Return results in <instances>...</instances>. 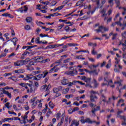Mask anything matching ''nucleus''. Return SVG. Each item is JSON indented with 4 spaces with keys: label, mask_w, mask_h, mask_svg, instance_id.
I'll use <instances>...</instances> for the list:
<instances>
[{
    "label": "nucleus",
    "mask_w": 126,
    "mask_h": 126,
    "mask_svg": "<svg viewBox=\"0 0 126 126\" xmlns=\"http://www.w3.org/2000/svg\"><path fill=\"white\" fill-rule=\"evenodd\" d=\"M25 30H30L31 28L30 27V26L27 25L25 26Z\"/></svg>",
    "instance_id": "a19ab883"
},
{
    "label": "nucleus",
    "mask_w": 126,
    "mask_h": 126,
    "mask_svg": "<svg viewBox=\"0 0 126 126\" xmlns=\"http://www.w3.org/2000/svg\"><path fill=\"white\" fill-rule=\"evenodd\" d=\"M8 114H9L10 115H15V116H16V113L14 112H12V111H8Z\"/></svg>",
    "instance_id": "5fc2aeb1"
},
{
    "label": "nucleus",
    "mask_w": 126,
    "mask_h": 126,
    "mask_svg": "<svg viewBox=\"0 0 126 126\" xmlns=\"http://www.w3.org/2000/svg\"><path fill=\"white\" fill-rule=\"evenodd\" d=\"M92 1L94 2H95L97 6H99V5H100V0H92Z\"/></svg>",
    "instance_id": "2f4dec72"
},
{
    "label": "nucleus",
    "mask_w": 126,
    "mask_h": 126,
    "mask_svg": "<svg viewBox=\"0 0 126 126\" xmlns=\"http://www.w3.org/2000/svg\"><path fill=\"white\" fill-rule=\"evenodd\" d=\"M64 30H65L66 32H68L69 31V27L68 26H67L64 28Z\"/></svg>",
    "instance_id": "680f3d73"
},
{
    "label": "nucleus",
    "mask_w": 126,
    "mask_h": 126,
    "mask_svg": "<svg viewBox=\"0 0 126 126\" xmlns=\"http://www.w3.org/2000/svg\"><path fill=\"white\" fill-rule=\"evenodd\" d=\"M3 94H6L9 98H11V94L9 93L8 91H3Z\"/></svg>",
    "instance_id": "4be33fe9"
},
{
    "label": "nucleus",
    "mask_w": 126,
    "mask_h": 126,
    "mask_svg": "<svg viewBox=\"0 0 126 126\" xmlns=\"http://www.w3.org/2000/svg\"><path fill=\"white\" fill-rule=\"evenodd\" d=\"M28 116L27 115H24V117L22 116V118L23 119V121H27L28 122V119H27V118Z\"/></svg>",
    "instance_id": "09e8293b"
},
{
    "label": "nucleus",
    "mask_w": 126,
    "mask_h": 126,
    "mask_svg": "<svg viewBox=\"0 0 126 126\" xmlns=\"http://www.w3.org/2000/svg\"><path fill=\"white\" fill-rule=\"evenodd\" d=\"M56 4H57V1L53 0L51 2V5L52 6H54V5H56Z\"/></svg>",
    "instance_id": "4d7b16f0"
},
{
    "label": "nucleus",
    "mask_w": 126,
    "mask_h": 126,
    "mask_svg": "<svg viewBox=\"0 0 126 126\" xmlns=\"http://www.w3.org/2000/svg\"><path fill=\"white\" fill-rule=\"evenodd\" d=\"M125 100L124 99H121L118 102V105L119 106V105H121V106L123 107V106H125V103H123Z\"/></svg>",
    "instance_id": "aec40b11"
},
{
    "label": "nucleus",
    "mask_w": 126,
    "mask_h": 126,
    "mask_svg": "<svg viewBox=\"0 0 126 126\" xmlns=\"http://www.w3.org/2000/svg\"><path fill=\"white\" fill-rule=\"evenodd\" d=\"M35 63H43V58L38 57L32 59L30 63V65H34Z\"/></svg>",
    "instance_id": "39448f33"
},
{
    "label": "nucleus",
    "mask_w": 126,
    "mask_h": 126,
    "mask_svg": "<svg viewBox=\"0 0 126 126\" xmlns=\"http://www.w3.org/2000/svg\"><path fill=\"white\" fill-rule=\"evenodd\" d=\"M75 59H77L78 60H85V58H82V55L75 56Z\"/></svg>",
    "instance_id": "b1692460"
},
{
    "label": "nucleus",
    "mask_w": 126,
    "mask_h": 126,
    "mask_svg": "<svg viewBox=\"0 0 126 126\" xmlns=\"http://www.w3.org/2000/svg\"><path fill=\"white\" fill-rule=\"evenodd\" d=\"M122 39L120 42L119 45H122L123 48V51L126 52V32H124L122 34Z\"/></svg>",
    "instance_id": "7ed1b4c3"
},
{
    "label": "nucleus",
    "mask_w": 126,
    "mask_h": 126,
    "mask_svg": "<svg viewBox=\"0 0 126 126\" xmlns=\"http://www.w3.org/2000/svg\"><path fill=\"white\" fill-rule=\"evenodd\" d=\"M55 69H56V67H54L52 68L48 72V73H52V72H54L55 71Z\"/></svg>",
    "instance_id": "37998d69"
},
{
    "label": "nucleus",
    "mask_w": 126,
    "mask_h": 126,
    "mask_svg": "<svg viewBox=\"0 0 126 126\" xmlns=\"http://www.w3.org/2000/svg\"><path fill=\"white\" fill-rule=\"evenodd\" d=\"M30 90H29L30 93H33V92H35V91L37 89V88L34 86V85H32L30 88Z\"/></svg>",
    "instance_id": "dca6fc26"
},
{
    "label": "nucleus",
    "mask_w": 126,
    "mask_h": 126,
    "mask_svg": "<svg viewBox=\"0 0 126 126\" xmlns=\"http://www.w3.org/2000/svg\"><path fill=\"white\" fill-rule=\"evenodd\" d=\"M83 2V0H82L81 1H78L76 4V6H78V5H80V4H81Z\"/></svg>",
    "instance_id": "49530a36"
},
{
    "label": "nucleus",
    "mask_w": 126,
    "mask_h": 126,
    "mask_svg": "<svg viewBox=\"0 0 126 126\" xmlns=\"http://www.w3.org/2000/svg\"><path fill=\"white\" fill-rule=\"evenodd\" d=\"M67 45L69 47H75L76 46H78V44L75 43H68Z\"/></svg>",
    "instance_id": "c756f323"
},
{
    "label": "nucleus",
    "mask_w": 126,
    "mask_h": 126,
    "mask_svg": "<svg viewBox=\"0 0 126 126\" xmlns=\"http://www.w3.org/2000/svg\"><path fill=\"white\" fill-rule=\"evenodd\" d=\"M76 83H77V81L76 80L73 81L72 82H68V86L70 87L72 85H75Z\"/></svg>",
    "instance_id": "f3484780"
},
{
    "label": "nucleus",
    "mask_w": 126,
    "mask_h": 126,
    "mask_svg": "<svg viewBox=\"0 0 126 126\" xmlns=\"http://www.w3.org/2000/svg\"><path fill=\"white\" fill-rule=\"evenodd\" d=\"M36 35H39L40 32H41V29H40V28H38L36 30Z\"/></svg>",
    "instance_id": "8fccbe9b"
},
{
    "label": "nucleus",
    "mask_w": 126,
    "mask_h": 126,
    "mask_svg": "<svg viewBox=\"0 0 126 126\" xmlns=\"http://www.w3.org/2000/svg\"><path fill=\"white\" fill-rule=\"evenodd\" d=\"M64 7V5H61V6H59L58 7H57L56 10H61V9H63Z\"/></svg>",
    "instance_id": "de8ad7c7"
},
{
    "label": "nucleus",
    "mask_w": 126,
    "mask_h": 126,
    "mask_svg": "<svg viewBox=\"0 0 126 126\" xmlns=\"http://www.w3.org/2000/svg\"><path fill=\"white\" fill-rule=\"evenodd\" d=\"M36 23L37 25H38V26H40V24H45L44 23H42L41 22H38V21L36 22Z\"/></svg>",
    "instance_id": "69168bd1"
},
{
    "label": "nucleus",
    "mask_w": 126,
    "mask_h": 126,
    "mask_svg": "<svg viewBox=\"0 0 126 126\" xmlns=\"http://www.w3.org/2000/svg\"><path fill=\"white\" fill-rule=\"evenodd\" d=\"M19 85H20V86H22V87H25V88L27 89V93H29V89L28 88V87H27L26 83H19Z\"/></svg>",
    "instance_id": "9b49d317"
},
{
    "label": "nucleus",
    "mask_w": 126,
    "mask_h": 126,
    "mask_svg": "<svg viewBox=\"0 0 126 126\" xmlns=\"http://www.w3.org/2000/svg\"><path fill=\"white\" fill-rule=\"evenodd\" d=\"M112 0H111V2H112ZM115 0L116 2V3L117 5V6H119V5H120V0Z\"/></svg>",
    "instance_id": "e2e57ef3"
},
{
    "label": "nucleus",
    "mask_w": 126,
    "mask_h": 126,
    "mask_svg": "<svg viewBox=\"0 0 126 126\" xmlns=\"http://www.w3.org/2000/svg\"><path fill=\"white\" fill-rule=\"evenodd\" d=\"M40 3H43V4H46V5H48L49 4V1H43L42 0L40 1Z\"/></svg>",
    "instance_id": "3c124183"
},
{
    "label": "nucleus",
    "mask_w": 126,
    "mask_h": 126,
    "mask_svg": "<svg viewBox=\"0 0 126 126\" xmlns=\"http://www.w3.org/2000/svg\"><path fill=\"white\" fill-rule=\"evenodd\" d=\"M94 31H96L97 33H99V32H101V33H104V32L103 30H102V28H99V29H96L94 30Z\"/></svg>",
    "instance_id": "72a5a7b5"
},
{
    "label": "nucleus",
    "mask_w": 126,
    "mask_h": 126,
    "mask_svg": "<svg viewBox=\"0 0 126 126\" xmlns=\"http://www.w3.org/2000/svg\"><path fill=\"white\" fill-rule=\"evenodd\" d=\"M35 42L36 44H41V43H42V41H40V37L36 38Z\"/></svg>",
    "instance_id": "c85d7f7f"
},
{
    "label": "nucleus",
    "mask_w": 126,
    "mask_h": 126,
    "mask_svg": "<svg viewBox=\"0 0 126 126\" xmlns=\"http://www.w3.org/2000/svg\"><path fill=\"white\" fill-rule=\"evenodd\" d=\"M78 110H79V108L78 107H74L73 109V110H72V112H76V111H78Z\"/></svg>",
    "instance_id": "0e129e2a"
},
{
    "label": "nucleus",
    "mask_w": 126,
    "mask_h": 126,
    "mask_svg": "<svg viewBox=\"0 0 126 126\" xmlns=\"http://www.w3.org/2000/svg\"><path fill=\"white\" fill-rule=\"evenodd\" d=\"M62 61H63V59H61L60 60L56 61L55 63H62Z\"/></svg>",
    "instance_id": "338daca9"
},
{
    "label": "nucleus",
    "mask_w": 126,
    "mask_h": 126,
    "mask_svg": "<svg viewBox=\"0 0 126 126\" xmlns=\"http://www.w3.org/2000/svg\"><path fill=\"white\" fill-rule=\"evenodd\" d=\"M123 58H124V60H123V61L124 62V63L126 64V54L123 55Z\"/></svg>",
    "instance_id": "13d9d810"
},
{
    "label": "nucleus",
    "mask_w": 126,
    "mask_h": 126,
    "mask_svg": "<svg viewBox=\"0 0 126 126\" xmlns=\"http://www.w3.org/2000/svg\"><path fill=\"white\" fill-rule=\"evenodd\" d=\"M59 89H58V88H54L53 89V92L54 93H58V92H59Z\"/></svg>",
    "instance_id": "603ef678"
},
{
    "label": "nucleus",
    "mask_w": 126,
    "mask_h": 126,
    "mask_svg": "<svg viewBox=\"0 0 126 126\" xmlns=\"http://www.w3.org/2000/svg\"><path fill=\"white\" fill-rule=\"evenodd\" d=\"M71 37H73V35H71L70 36H64V37H63L61 38V40H63V39L66 40V39H67V38H71Z\"/></svg>",
    "instance_id": "ea45409f"
},
{
    "label": "nucleus",
    "mask_w": 126,
    "mask_h": 126,
    "mask_svg": "<svg viewBox=\"0 0 126 126\" xmlns=\"http://www.w3.org/2000/svg\"><path fill=\"white\" fill-rule=\"evenodd\" d=\"M61 82L62 85H67L68 84V80L66 79L65 77H63V79L61 80Z\"/></svg>",
    "instance_id": "ddd939ff"
},
{
    "label": "nucleus",
    "mask_w": 126,
    "mask_h": 126,
    "mask_svg": "<svg viewBox=\"0 0 126 126\" xmlns=\"http://www.w3.org/2000/svg\"><path fill=\"white\" fill-rule=\"evenodd\" d=\"M93 83L94 85L95 88H97L98 87V85H99V84L97 82V80L95 79H93Z\"/></svg>",
    "instance_id": "6ab92c4d"
},
{
    "label": "nucleus",
    "mask_w": 126,
    "mask_h": 126,
    "mask_svg": "<svg viewBox=\"0 0 126 126\" xmlns=\"http://www.w3.org/2000/svg\"><path fill=\"white\" fill-rule=\"evenodd\" d=\"M17 41H18V39H17V38L16 37L13 38L12 40H11V41L13 42L14 46L16 45V42H17Z\"/></svg>",
    "instance_id": "bb28decb"
},
{
    "label": "nucleus",
    "mask_w": 126,
    "mask_h": 126,
    "mask_svg": "<svg viewBox=\"0 0 126 126\" xmlns=\"http://www.w3.org/2000/svg\"><path fill=\"white\" fill-rule=\"evenodd\" d=\"M101 99H102V101H103V102H106V97L105 96V95H104V94H102Z\"/></svg>",
    "instance_id": "4c0bfd02"
},
{
    "label": "nucleus",
    "mask_w": 126,
    "mask_h": 126,
    "mask_svg": "<svg viewBox=\"0 0 126 126\" xmlns=\"http://www.w3.org/2000/svg\"><path fill=\"white\" fill-rule=\"evenodd\" d=\"M90 99L91 102L89 103V106L91 107V108H93V106H94V104H93V102L96 103V101L97 100H98V96L96 95H100V94H99V92L98 91H95L94 90H91L90 92Z\"/></svg>",
    "instance_id": "f257e3e1"
},
{
    "label": "nucleus",
    "mask_w": 126,
    "mask_h": 126,
    "mask_svg": "<svg viewBox=\"0 0 126 126\" xmlns=\"http://www.w3.org/2000/svg\"><path fill=\"white\" fill-rule=\"evenodd\" d=\"M86 122L88 123V124H93V121L89 118H86Z\"/></svg>",
    "instance_id": "393cba45"
},
{
    "label": "nucleus",
    "mask_w": 126,
    "mask_h": 126,
    "mask_svg": "<svg viewBox=\"0 0 126 126\" xmlns=\"http://www.w3.org/2000/svg\"><path fill=\"white\" fill-rule=\"evenodd\" d=\"M68 91H69V89L68 88H66L65 89H64L63 90V93L64 94H66V93H67L68 92Z\"/></svg>",
    "instance_id": "c03bdc74"
},
{
    "label": "nucleus",
    "mask_w": 126,
    "mask_h": 126,
    "mask_svg": "<svg viewBox=\"0 0 126 126\" xmlns=\"http://www.w3.org/2000/svg\"><path fill=\"white\" fill-rule=\"evenodd\" d=\"M28 54H29V52L26 51L24 53V54H22V56H23V57H21V59L22 60H23V59H24V58L23 57H25V56H26V55H27Z\"/></svg>",
    "instance_id": "c9c22d12"
},
{
    "label": "nucleus",
    "mask_w": 126,
    "mask_h": 126,
    "mask_svg": "<svg viewBox=\"0 0 126 126\" xmlns=\"http://www.w3.org/2000/svg\"><path fill=\"white\" fill-rule=\"evenodd\" d=\"M29 62V59H26L25 60H20L14 62V66H21V65H24V64H27Z\"/></svg>",
    "instance_id": "20e7f679"
},
{
    "label": "nucleus",
    "mask_w": 126,
    "mask_h": 126,
    "mask_svg": "<svg viewBox=\"0 0 126 126\" xmlns=\"http://www.w3.org/2000/svg\"><path fill=\"white\" fill-rule=\"evenodd\" d=\"M121 20H123V18L120 17V21L119 22H116V23L113 24L112 26H115L116 24H117V25L121 27L122 30H125L126 27V23H125V22H124L123 24H122V23L121 22Z\"/></svg>",
    "instance_id": "423d86ee"
},
{
    "label": "nucleus",
    "mask_w": 126,
    "mask_h": 126,
    "mask_svg": "<svg viewBox=\"0 0 126 126\" xmlns=\"http://www.w3.org/2000/svg\"><path fill=\"white\" fill-rule=\"evenodd\" d=\"M32 18L30 17H28L26 19V21L27 22H28V23H30L31 22H32Z\"/></svg>",
    "instance_id": "a878e982"
},
{
    "label": "nucleus",
    "mask_w": 126,
    "mask_h": 126,
    "mask_svg": "<svg viewBox=\"0 0 126 126\" xmlns=\"http://www.w3.org/2000/svg\"><path fill=\"white\" fill-rule=\"evenodd\" d=\"M32 80H36L37 81H38V80H40V79H39V78H36V76L32 77Z\"/></svg>",
    "instance_id": "bf43d9fd"
},
{
    "label": "nucleus",
    "mask_w": 126,
    "mask_h": 126,
    "mask_svg": "<svg viewBox=\"0 0 126 126\" xmlns=\"http://www.w3.org/2000/svg\"><path fill=\"white\" fill-rule=\"evenodd\" d=\"M90 74H93V75H98V72L97 70L94 69V70L90 71Z\"/></svg>",
    "instance_id": "a211bd4d"
},
{
    "label": "nucleus",
    "mask_w": 126,
    "mask_h": 126,
    "mask_svg": "<svg viewBox=\"0 0 126 126\" xmlns=\"http://www.w3.org/2000/svg\"><path fill=\"white\" fill-rule=\"evenodd\" d=\"M32 77H30V75H26V76L24 78L23 80H29L31 79Z\"/></svg>",
    "instance_id": "5701e85b"
},
{
    "label": "nucleus",
    "mask_w": 126,
    "mask_h": 126,
    "mask_svg": "<svg viewBox=\"0 0 126 126\" xmlns=\"http://www.w3.org/2000/svg\"><path fill=\"white\" fill-rule=\"evenodd\" d=\"M34 47H37V46L35 45V46H27V49L26 51H28V50H30V49H32V48H34Z\"/></svg>",
    "instance_id": "58836bf2"
},
{
    "label": "nucleus",
    "mask_w": 126,
    "mask_h": 126,
    "mask_svg": "<svg viewBox=\"0 0 126 126\" xmlns=\"http://www.w3.org/2000/svg\"><path fill=\"white\" fill-rule=\"evenodd\" d=\"M122 82H123V80H121V78H120V77H117V82H115V84L118 87L117 88V90H119V92H121V90H123V89H126V85L122 87Z\"/></svg>",
    "instance_id": "f03ea898"
},
{
    "label": "nucleus",
    "mask_w": 126,
    "mask_h": 126,
    "mask_svg": "<svg viewBox=\"0 0 126 126\" xmlns=\"http://www.w3.org/2000/svg\"><path fill=\"white\" fill-rule=\"evenodd\" d=\"M49 106L51 109H54V108H55V104H54L52 101H50L49 103Z\"/></svg>",
    "instance_id": "cd10ccee"
},
{
    "label": "nucleus",
    "mask_w": 126,
    "mask_h": 126,
    "mask_svg": "<svg viewBox=\"0 0 126 126\" xmlns=\"http://www.w3.org/2000/svg\"><path fill=\"white\" fill-rule=\"evenodd\" d=\"M107 15H106L105 18H104V21H106V20L107 21V23H110V22H111V17L110 16V15H111V10H109L108 13L107 14Z\"/></svg>",
    "instance_id": "1a4fd4ad"
},
{
    "label": "nucleus",
    "mask_w": 126,
    "mask_h": 126,
    "mask_svg": "<svg viewBox=\"0 0 126 126\" xmlns=\"http://www.w3.org/2000/svg\"><path fill=\"white\" fill-rule=\"evenodd\" d=\"M36 99H37V97H35L33 98L32 99H31L30 103L31 104H32V103H34V102H35V101H36Z\"/></svg>",
    "instance_id": "a18cd8bd"
},
{
    "label": "nucleus",
    "mask_w": 126,
    "mask_h": 126,
    "mask_svg": "<svg viewBox=\"0 0 126 126\" xmlns=\"http://www.w3.org/2000/svg\"><path fill=\"white\" fill-rule=\"evenodd\" d=\"M80 121L81 122L82 124H85V123H86V119H81Z\"/></svg>",
    "instance_id": "774afa93"
},
{
    "label": "nucleus",
    "mask_w": 126,
    "mask_h": 126,
    "mask_svg": "<svg viewBox=\"0 0 126 126\" xmlns=\"http://www.w3.org/2000/svg\"><path fill=\"white\" fill-rule=\"evenodd\" d=\"M14 71L15 73H24V72H25V70L24 69H19L18 70H15Z\"/></svg>",
    "instance_id": "2eb2a0df"
},
{
    "label": "nucleus",
    "mask_w": 126,
    "mask_h": 126,
    "mask_svg": "<svg viewBox=\"0 0 126 126\" xmlns=\"http://www.w3.org/2000/svg\"><path fill=\"white\" fill-rule=\"evenodd\" d=\"M122 9H123V12L122 13L123 15H125L126 13V8L123 7L122 8Z\"/></svg>",
    "instance_id": "6e6d98bb"
},
{
    "label": "nucleus",
    "mask_w": 126,
    "mask_h": 126,
    "mask_svg": "<svg viewBox=\"0 0 126 126\" xmlns=\"http://www.w3.org/2000/svg\"><path fill=\"white\" fill-rule=\"evenodd\" d=\"M51 88V86H50V85H49L48 86H47V85H44L43 86H42L40 88V91H41V92H43V91H49V90H50V89Z\"/></svg>",
    "instance_id": "6e6552de"
},
{
    "label": "nucleus",
    "mask_w": 126,
    "mask_h": 126,
    "mask_svg": "<svg viewBox=\"0 0 126 126\" xmlns=\"http://www.w3.org/2000/svg\"><path fill=\"white\" fill-rule=\"evenodd\" d=\"M73 125L75 126H78L79 125V122L75 120H72L70 125L73 126Z\"/></svg>",
    "instance_id": "4468645a"
},
{
    "label": "nucleus",
    "mask_w": 126,
    "mask_h": 126,
    "mask_svg": "<svg viewBox=\"0 0 126 126\" xmlns=\"http://www.w3.org/2000/svg\"><path fill=\"white\" fill-rule=\"evenodd\" d=\"M51 15H52V16H58V15H62V14H60L59 13H55Z\"/></svg>",
    "instance_id": "052dcab7"
},
{
    "label": "nucleus",
    "mask_w": 126,
    "mask_h": 126,
    "mask_svg": "<svg viewBox=\"0 0 126 126\" xmlns=\"http://www.w3.org/2000/svg\"><path fill=\"white\" fill-rule=\"evenodd\" d=\"M61 116H62V114L60 112L57 114V120H60V118H61Z\"/></svg>",
    "instance_id": "79ce46f5"
},
{
    "label": "nucleus",
    "mask_w": 126,
    "mask_h": 126,
    "mask_svg": "<svg viewBox=\"0 0 126 126\" xmlns=\"http://www.w3.org/2000/svg\"><path fill=\"white\" fill-rule=\"evenodd\" d=\"M27 70H29L30 71L34 70V68H33V67H32V66H27Z\"/></svg>",
    "instance_id": "7c9ffc66"
},
{
    "label": "nucleus",
    "mask_w": 126,
    "mask_h": 126,
    "mask_svg": "<svg viewBox=\"0 0 126 126\" xmlns=\"http://www.w3.org/2000/svg\"><path fill=\"white\" fill-rule=\"evenodd\" d=\"M115 60H116L115 63L116 64L115 65V67H118V68L122 69V68H123V67L121 66V65L118 64L119 63H120V60L118 58H115Z\"/></svg>",
    "instance_id": "f8f14e48"
},
{
    "label": "nucleus",
    "mask_w": 126,
    "mask_h": 126,
    "mask_svg": "<svg viewBox=\"0 0 126 126\" xmlns=\"http://www.w3.org/2000/svg\"><path fill=\"white\" fill-rule=\"evenodd\" d=\"M111 118V116L110 115H108L107 116V120L106 121L107 124L110 126V118Z\"/></svg>",
    "instance_id": "473e14b6"
},
{
    "label": "nucleus",
    "mask_w": 126,
    "mask_h": 126,
    "mask_svg": "<svg viewBox=\"0 0 126 126\" xmlns=\"http://www.w3.org/2000/svg\"><path fill=\"white\" fill-rule=\"evenodd\" d=\"M97 111V109L95 108H93L92 110V113L94 115V116H96V114H95V112Z\"/></svg>",
    "instance_id": "e433bc0d"
},
{
    "label": "nucleus",
    "mask_w": 126,
    "mask_h": 126,
    "mask_svg": "<svg viewBox=\"0 0 126 126\" xmlns=\"http://www.w3.org/2000/svg\"><path fill=\"white\" fill-rule=\"evenodd\" d=\"M9 105H10V103L9 102H7L5 104V106L6 108H7V109H9L10 108V106H9Z\"/></svg>",
    "instance_id": "864d4df0"
},
{
    "label": "nucleus",
    "mask_w": 126,
    "mask_h": 126,
    "mask_svg": "<svg viewBox=\"0 0 126 126\" xmlns=\"http://www.w3.org/2000/svg\"><path fill=\"white\" fill-rule=\"evenodd\" d=\"M98 28H101V30H103V29L104 31L105 32L109 31V28L104 27V26H100L98 27Z\"/></svg>",
    "instance_id": "412c9836"
},
{
    "label": "nucleus",
    "mask_w": 126,
    "mask_h": 126,
    "mask_svg": "<svg viewBox=\"0 0 126 126\" xmlns=\"http://www.w3.org/2000/svg\"><path fill=\"white\" fill-rule=\"evenodd\" d=\"M40 37H41V38H44V37H50L49 36V35L48 34H43V33H41L39 34Z\"/></svg>",
    "instance_id": "f704fd0d"
},
{
    "label": "nucleus",
    "mask_w": 126,
    "mask_h": 126,
    "mask_svg": "<svg viewBox=\"0 0 126 126\" xmlns=\"http://www.w3.org/2000/svg\"><path fill=\"white\" fill-rule=\"evenodd\" d=\"M65 74H67L68 75H70L71 76H73L75 75V74H77V70H73V71H70L68 72H65Z\"/></svg>",
    "instance_id": "9d476101"
},
{
    "label": "nucleus",
    "mask_w": 126,
    "mask_h": 126,
    "mask_svg": "<svg viewBox=\"0 0 126 126\" xmlns=\"http://www.w3.org/2000/svg\"><path fill=\"white\" fill-rule=\"evenodd\" d=\"M49 73V72H47V70H45L43 72V74H39L37 75V77L38 78V79H41L42 77L43 78H45L47 75H48V74Z\"/></svg>",
    "instance_id": "0eeeda50"
}]
</instances>
